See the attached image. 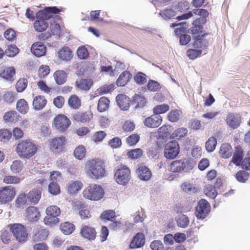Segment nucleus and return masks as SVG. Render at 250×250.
<instances>
[{"label":"nucleus","instance_id":"1","mask_svg":"<svg viewBox=\"0 0 250 250\" xmlns=\"http://www.w3.org/2000/svg\"><path fill=\"white\" fill-rule=\"evenodd\" d=\"M84 169L86 176L89 179L98 180L105 176L104 163L100 159L87 161Z\"/></svg>","mask_w":250,"mask_h":250},{"label":"nucleus","instance_id":"2","mask_svg":"<svg viewBox=\"0 0 250 250\" xmlns=\"http://www.w3.org/2000/svg\"><path fill=\"white\" fill-rule=\"evenodd\" d=\"M60 12L56 7H45L43 10H40L36 13L37 20L34 23V27L36 31L43 32L48 27V24L46 21L50 19L52 14H57Z\"/></svg>","mask_w":250,"mask_h":250},{"label":"nucleus","instance_id":"3","mask_svg":"<svg viewBox=\"0 0 250 250\" xmlns=\"http://www.w3.org/2000/svg\"><path fill=\"white\" fill-rule=\"evenodd\" d=\"M17 152L21 158H29L37 151L36 146L29 140L20 143L17 147Z\"/></svg>","mask_w":250,"mask_h":250},{"label":"nucleus","instance_id":"4","mask_svg":"<svg viewBox=\"0 0 250 250\" xmlns=\"http://www.w3.org/2000/svg\"><path fill=\"white\" fill-rule=\"evenodd\" d=\"M195 162L193 160L184 159L172 162L170 165L168 169L173 173L181 171L187 172L192 169L195 166Z\"/></svg>","mask_w":250,"mask_h":250},{"label":"nucleus","instance_id":"5","mask_svg":"<svg viewBox=\"0 0 250 250\" xmlns=\"http://www.w3.org/2000/svg\"><path fill=\"white\" fill-rule=\"evenodd\" d=\"M83 194L85 198L97 201L102 199L104 195L103 188L99 185L92 184L85 188Z\"/></svg>","mask_w":250,"mask_h":250},{"label":"nucleus","instance_id":"6","mask_svg":"<svg viewBox=\"0 0 250 250\" xmlns=\"http://www.w3.org/2000/svg\"><path fill=\"white\" fill-rule=\"evenodd\" d=\"M131 178L130 170L125 165L117 167L114 173V179L119 185H125L128 183Z\"/></svg>","mask_w":250,"mask_h":250},{"label":"nucleus","instance_id":"7","mask_svg":"<svg viewBox=\"0 0 250 250\" xmlns=\"http://www.w3.org/2000/svg\"><path fill=\"white\" fill-rule=\"evenodd\" d=\"M8 227L17 241L22 242L27 240V233L23 225L21 224H13L9 225Z\"/></svg>","mask_w":250,"mask_h":250},{"label":"nucleus","instance_id":"8","mask_svg":"<svg viewBox=\"0 0 250 250\" xmlns=\"http://www.w3.org/2000/svg\"><path fill=\"white\" fill-rule=\"evenodd\" d=\"M179 26V27H177L175 29V34L179 36L180 38V43L181 45H185L187 44L190 41V36L188 34H182L184 33L186 31V29L187 28V24L186 22H182L178 23H172L170 25L172 27H175L176 26Z\"/></svg>","mask_w":250,"mask_h":250},{"label":"nucleus","instance_id":"9","mask_svg":"<svg viewBox=\"0 0 250 250\" xmlns=\"http://www.w3.org/2000/svg\"><path fill=\"white\" fill-rule=\"evenodd\" d=\"M70 125V120L64 115L60 114L54 118L52 126L58 131L63 132L68 128Z\"/></svg>","mask_w":250,"mask_h":250},{"label":"nucleus","instance_id":"10","mask_svg":"<svg viewBox=\"0 0 250 250\" xmlns=\"http://www.w3.org/2000/svg\"><path fill=\"white\" fill-rule=\"evenodd\" d=\"M179 144L176 141H170L165 146L164 156L167 159H174L179 153Z\"/></svg>","mask_w":250,"mask_h":250},{"label":"nucleus","instance_id":"11","mask_svg":"<svg viewBox=\"0 0 250 250\" xmlns=\"http://www.w3.org/2000/svg\"><path fill=\"white\" fill-rule=\"evenodd\" d=\"M210 210V206L208 202L205 199H201L196 207L195 215L198 218L204 219L208 215Z\"/></svg>","mask_w":250,"mask_h":250},{"label":"nucleus","instance_id":"12","mask_svg":"<svg viewBox=\"0 0 250 250\" xmlns=\"http://www.w3.org/2000/svg\"><path fill=\"white\" fill-rule=\"evenodd\" d=\"M15 195L13 188L5 187L0 190V202L5 204L11 201Z\"/></svg>","mask_w":250,"mask_h":250},{"label":"nucleus","instance_id":"13","mask_svg":"<svg viewBox=\"0 0 250 250\" xmlns=\"http://www.w3.org/2000/svg\"><path fill=\"white\" fill-rule=\"evenodd\" d=\"M227 125L232 129L237 128L241 123V116L238 113H229L226 118Z\"/></svg>","mask_w":250,"mask_h":250},{"label":"nucleus","instance_id":"14","mask_svg":"<svg viewBox=\"0 0 250 250\" xmlns=\"http://www.w3.org/2000/svg\"><path fill=\"white\" fill-rule=\"evenodd\" d=\"M66 142L64 136L55 138L50 142V149L54 152H60L62 150Z\"/></svg>","mask_w":250,"mask_h":250},{"label":"nucleus","instance_id":"15","mask_svg":"<svg viewBox=\"0 0 250 250\" xmlns=\"http://www.w3.org/2000/svg\"><path fill=\"white\" fill-rule=\"evenodd\" d=\"M162 122V118L160 115H157L155 114L150 117L146 118L143 123L144 125L149 128L158 127Z\"/></svg>","mask_w":250,"mask_h":250},{"label":"nucleus","instance_id":"16","mask_svg":"<svg viewBox=\"0 0 250 250\" xmlns=\"http://www.w3.org/2000/svg\"><path fill=\"white\" fill-rule=\"evenodd\" d=\"M83 187V183L79 181H70L66 186L67 192L70 195L77 194Z\"/></svg>","mask_w":250,"mask_h":250},{"label":"nucleus","instance_id":"17","mask_svg":"<svg viewBox=\"0 0 250 250\" xmlns=\"http://www.w3.org/2000/svg\"><path fill=\"white\" fill-rule=\"evenodd\" d=\"M139 179L142 181H148L151 177L152 173L149 168L144 165H141L136 170Z\"/></svg>","mask_w":250,"mask_h":250},{"label":"nucleus","instance_id":"18","mask_svg":"<svg viewBox=\"0 0 250 250\" xmlns=\"http://www.w3.org/2000/svg\"><path fill=\"white\" fill-rule=\"evenodd\" d=\"M46 46L42 42H39L33 44L31 47V52L37 57H41L46 53Z\"/></svg>","mask_w":250,"mask_h":250},{"label":"nucleus","instance_id":"19","mask_svg":"<svg viewBox=\"0 0 250 250\" xmlns=\"http://www.w3.org/2000/svg\"><path fill=\"white\" fill-rule=\"evenodd\" d=\"M93 83V81L90 79H81L76 81L75 85L79 90L88 91Z\"/></svg>","mask_w":250,"mask_h":250},{"label":"nucleus","instance_id":"20","mask_svg":"<svg viewBox=\"0 0 250 250\" xmlns=\"http://www.w3.org/2000/svg\"><path fill=\"white\" fill-rule=\"evenodd\" d=\"M116 102L119 107L123 110H127L129 107V98L125 95L119 94L116 98Z\"/></svg>","mask_w":250,"mask_h":250},{"label":"nucleus","instance_id":"21","mask_svg":"<svg viewBox=\"0 0 250 250\" xmlns=\"http://www.w3.org/2000/svg\"><path fill=\"white\" fill-rule=\"evenodd\" d=\"M26 218L30 222L37 221L40 217L38 208L35 207H29L26 209Z\"/></svg>","mask_w":250,"mask_h":250},{"label":"nucleus","instance_id":"22","mask_svg":"<svg viewBox=\"0 0 250 250\" xmlns=\"http://www.w3.org/2000/svg\"><path fill=\"white\" fill-rule=\"evenodd\" d=\"M145 236L142 233H138L134 237L130 244L131 249H135L143 246L145 244Z\"/></svg>","mask_w":250,"mask_h":250},{"label":"nucleus","instance_id":"23","mask_svg":"<svg viewBox=\"0 0 250 250\" xmlns=\"http://www.w3.org/2000/svg\"><path fill=\"white\" fill-rule=\"evenodd\" d=\"M58 56L61 60L65 62L70 60L73 56L71 49L67 46H63L59 50Z\"/></svg>","mask_w":250,"mask_h":250},{"label":"nucleus","instance_id":"24","mask_svg":"<svg viewBox=\"0 0 250 250\" xmlns=\"http://www.w3.org/2000/svg\"><path fill=\"white\" fill-rule=\"evenodd\" d=\"M47 101L45 97L42 96H36L33 101V108L36 110L42 109L46 104Z\"/></svg>","mask_w":250,"mask_h":250},{"label":"nucleus","instance_id":"25","mask_svg":"<svg viewBox=\"0 0 250 250\" xmlns=\"http://www.w3.org/2000/svg\"><path fill=\"white\" fill-rule=\"evenodd\" d=\"M233 149L231 146L228 144H223L221 145L219 150L220 156L224 159H227L231 156Z\"/></svg>","mask_w":250,"mask_h":250},{"label":"nucleus","instance_id":"26","mask_svg":"<svg viewBox=\"0 0 250 250\" xmlns=\"http://www.w3.org/2000/svg\"><path fill=\"white\" fill-rule=\"evenodd\" d=\"M48 234V231L43 228H37L34 231L33 239L34 241H40L45 240Z\"/></svg>","mask_w":250,"mask_h":250},{"label":"nucleus","instance_id":"27","mask_svg":"<svg viewBox=\"0 0 250 250\" xmlns=\"http://www.w3.org/2000/svg\"><path fill=\"white\" fill-rule=\"evenodd\" d=\"M92 117V114L88 111L85 113L77 112L73 115V119L77 122L86 123L88 122Z\"/></svg>","mask_w":250,"mask_h":250},{"label":"nucleus","instance_id":"28","mask_svg":"<svg viewBox=\"0 0 250 250\" xmlns=\"http://www.w3.org/2000/svg\"><path fill=\"white\" fill-rule=\"evenodd\" d=\"M82 235L89 240H94L96 235V232L94 228L88 226L83 227L81 229Z\"/></svg>","mask_w":250,"mask_h":250},{"label":"nucleus","instance_id":"29","mask_svg":"<svg viewBox=\"0 0 250 250\" xmlns=\"http://www.w3.org/2000/svg\"><path fill=\"white\" fill-rule=\"evenodd\" d=\"M206 22V20L203 18H198L193 22V26L191 28V33L193 35L199 34L202 32L203 27L201 25Z\"/></svg>","mask_w":250,"mask_h":250},{"label":"nucleus","instance_id":"30","mask_svg":"<svg viewBox=\"0 0 250 250\" xmlns=\"http://www.w3.org/2000/svg\"><path fill=\"white\" fill-rule=\"evenodd\" d=\"M132 75L130 72L127 71H125L120 75L116 81V84L118 86H125L131 78Z\"/></svg>","mask_w":250,"mask_h":250},{"label":"nucleus","instance_id":"31","mask_svg":"<svg viewBox=\"0 0 250 250\" xmlns=\"http://www.w3.org/2000/svg\"><path fill=\"white\" fill-rule=\"evenodd\" d=\"M29 202L37 204L41 197V192L39 190L34 189L30 191L26 195Z\"/></svg>","mask_w":250,"mask_h":250},{"label":"nucleus","instance_id":"32","mask_svg":"<svg viewBox=\"0 0 250 250\" xmlns=\"http://www.w3.org/2000/svg\"><path fill=\"white\" fill-rule=\"evenodd\" d=\"M19 115L16 111L11 110L6 112L3 116V120L6 122L14 123L18 120Z\"/></svg>","mask_w":250,"mask_h":250},{"label":"nucleus","instance_id":"33","mask_svg":"<svg viewBox=\"0 0 250 250\" xmlns=\"http://www.w3.org/2000/svg\"><path fill=\"white\" fill-rule=\"evenodd\" d=\"M54 77L56 83L59 85L63 84L66 81V74L63 70L56 71L54 73Z\"/></svg>","mask_w":250,"mask_h":250},{"label":"nucleus","instance_id":"34","mask_svg":"<svg viewBox=\"0 0 250 250\" xmlns=\"http://www.w3.org/2000/svg\"><path fill=\"white\" fill-rule=\"evenodd\" d=\"M15 74L13 67H9L5 68L0 74V76L8 81H11Z\"/></svg>","mask_w":250,"mask_h":250},{"label":"nucleus","instance_id":"35","mask_svg":"<svg viewBox=\"0 0 250 250\" xmlns=\"http://www.w3.org/2000/svg\"><path fill=\"white\" fill-rule=\"evenodd\" d=\"M208 45V41L204 38V36L195 37L193 45L195 47L204 48Z\"/></svg>","mask_w":250,"mask_h":250},{"label":"nucleus","instance_id":"36","mask_svg":"<svg viewBox=\"0 0 250 250\" xmlns=\"http://www.w3.org/2000/svg\"><path fill=\"white\" fill-rule=\"evenodd\" d=\"M86 153L85 147L83 145L78 146L74 151V156L78 160L83 159L85 157Z\"/></svg>","mask_w":250,"mask_h":250},{"label":"nucleus","instance_id":"37","mask_svg":"<svg viewBox=\"0 0 250 250\" xmlns=\"http://www.w3.org/2000/svg\"><path fill=\"white\" fill-rule=\"evenodd\" d=\"M109 100L105 97H101L99 100L97 109L100 112L105 111L109 106Z\"/></svg>","mask_w":250,"mask_h":250},{"label":"nucleus","instance_id":"38","mask_svg":"<svg viewBox=\"0 0 250 250\" xmlns=\"http://www.w3.org/2000/svg\"><path fill=\"white\" fill-rule=\"evenodd\" d=\"M17 110L21 113H26L29 109L27 102L24 99H20L16 105Z\"/></svg>","mask_w":250,"mask_h":250},{"label":"nucleus","instance_id":"39","mask_svg":"<svg viewBox=\"0 0 250 250\" xmlns=\"http://www.w3.org/2000/svg\"><path fill=\"white\" fill-rule=\"evenodd\" d=\"M177 223L179 227L185 228L189 224V219L186 215L181 214L178 215L176 219Z\"/></svg>","mask_w":250,"mask_h":250},{"label":"nucleus","instance_id":"40","mask_svg":"<svg viewBox=\"0 0 250 250\" xmlns=\"http://www.w3.org/2000/svg\"><path fill=\"white\" fill-rule=\"evenodd\" d=\"M60 229L63 233L68 235L72 233L74 231V226L70 223L64 222L61 225Z\"/></svg>","mask_w":250,"mask_h":250},{"label":"nucleus","instance_id":"41","mask_svg":"<svg viewBox=\"0 0 250 250\" xmlns=\"http://www.w3.org/2000/svg\"><path fill=\"white\" fill-rule=\"evenodd\" d=\"M68 103L70 107L73 109H77L81 105V100L78 96L73 95L69 98Z\"/></svg>","mask_w":250,"mask_h":250},{"label":"nucleus","instance_id":"42","mask_svg":"<svg viewBox=\"0 0 250 250\" xmlns=\"http://www.w3.org/2000/svg\"><path fill=\"white\" fill-rule=\"evenodd\" d=\"M23 165L22 162L19 160H15L13 162L10 167V169L13 173H17L20 172L22 169Z\"/></svg>","mask_w":250,"mask_h":250},{"label":"nucleus","instance_id":"43","mask_svg":"<svg viewBox=\"0 0 250 250\" xmlns=\"http://www.w3.org/2000/svg\"><path fill=\"white\" fill-rule=\"evenodd\" d=\"M205 194L211 199H214L217 194L215 188L210 185H207L204 189Z\"/></svg>","mask_w":250,"mask_h":250},{"label":"nucleus","instance_id":"44","mask_svg":"<svg viewBox=\"0 0 250 250\" xmlns=\"http://www.w3.org/2000/svg\"><path fill=\"white\" fill-rule=\"evenodd\" d=\"M46 215L58 217L61 214V210L56 206H51L46 208Z\"/></svg>","mask_w":250,"mask_h":250},{"label":"nucleus","instance_id":"45","mask_svg":"<svg viewBox=\"0 0 250 250\" xmlns=\"http://www.w3.org/2000/svg\"><path fill=\"white\" fill-rule=\"evenodd\" d=\"M169 108V106L168 104L158 105L153 108V113L157 115H160L161 114H164L167 112Z\"/></svg>","mask_w":250,"mask_h":250},{"label":"nucleus","instance_id":"46","mask_svg":"<svg viewBox=\"0 0 250 250\" xmlns=\"http://www.w3.org/2000/svg\"><path fill=\"white\" fill-rule=\"evenodd\" d=\"M243 158V153L241 150L238 149L234 153L231 162L236 166H239Z\"/></svg>","mask_w":250,"mask_h":250},{"label":"nucleus","instance_id":"47","mask_svg":"<svg viewBox=\"0 0 250 250\" xmlns=\"http://www.w3.org/2000/svg\"><path fill=\"white\" fill-rule=\"evenodd\" d=\"M217 144L215 138L211 137L209 138L206 143V148L208 152H211L215 149Z\"/></svg>","mask_w":250,"mask_h":250},{"label":"nucleus","instance_id":"48","mask_svg":"<svg viewBox=\"0 0 250 250\" xmlns=\"http://www.w3.org/2000/svg\"><path fill=\"white\" fill-rule=\"evenodd\" d=\"M188 130L186 128L181 127L175 130L172 133V136L173 138L179 139L185 136L188 133Z\"/></svg>","mask_w":250,"mask_h":250},{"label":"nucleus","instance_id":"49","mask_svg":"<svg viewBox=\"0 0 250 250\" xmlns=\"http://www.w3.org/2000/svg\"><path fill=\"white\" fill-rule=\"evenodd\" d=\"M181 188L183 191L188 193H195L197 189L195 186L188 182H185L181 185Z\"/></svg>","mask_w":250,"mask_h":250},{"label":"nucleus","instance_id":"50","mask_svg":"<svg viewBox=\"0 0 250 250\" xmlns=\"http://www.w3.org/2000/svg\"><path fill=\"white\" fill-rule=\"evenodd\" d=\"M49 192L53 195H57L61 192L60 188L58 184L57 183L50 182L48 186Z\"/></svg>","mask_w":250,"mask_h":250},{"label":"nucleus","instance_id":"51","mask_svg":"<svg viewBox=\"0 0 250 250\" xmlns=\"http://www.w3.org/2000/svg\"><path fill=\"white\" fill-rule=\"evenodd\" d=\"M28 81L25 78L20 79L16 83V88L18 92L23 91L27 86Z\"/></svg>","mask_w":250,"mask_h":250},{"label":"nucleus","instance_id":"52","mask_svg":"<svg viewBox=\"0 0 250 250\" xmlns=\"http://www.w3.org/2000/svg\"><path fill=\"white\" fill-rule=\"evenodd\" d=\"M143 154V151L140 148H136L131 150L127 152V155L128 158L131 159H137Z\"/></svg>","mask_w":250,"mask_h":250},{"label":"nucleus","instance_id":"53","mask_svg":"<svg viewBox=\"0 0 250 250\" xmlns=\"http://www.w3.org/2000/svg\"><path fill=\"white\" fill-rule=\"evenodd\" d=\"M133 101L135 103L137 104L135 106L136 108L143 107L146 103L145 98L139 95H134L133 97Z\"/></svg>","mask_w":250,"mask_h":250},{"label":"nucleus","instance_id":"54","mask_svg":"<svg viewBox=\"0 0 250 250\" xmlns=\"http://www.w3.org/2000/svg\"><path fill=\"white\" fill-rule=\"evenodd\" d=\"M147 87L151 91H158L161 88L160 84L157 81L149 80L148 82Z\"/></svg>","mask_w":250,"mask_h":250},{"label":"nucleus","instance_id":"55","mask_svg":"<svg viewBox=\"0 0 250 250\" xmlns=\"http://www.w3.org/2000/svg\"><path fill=\"white\" fill-rule=\"evenodd\" d=\"M19 52V49L15 45H8L5 51V54L10 57H13Z\"/></svg>","mask_w":250,"mask_h":250},{"label":"nucleus","instance_id":"56","mask_svg":"<svg viewBox=\"0 0 250 250\" xmlns=\"http://www.w3.org/2000/svg\"><path fill=\"white\" fill-rule=\"evenodd\" d=\"M28 203L27 196L24 193L20 194L16 200V205L18 207H22Z\"/></svg>","mask_w":250,"mask_h":250},{"label":"nucleus","instance_id":"57","mask_svg":"<svg viewBox=\"0 0 250 250\" xmlns=\"http://www.w3.org/2000/svg\"><path fill=\"white\" fill-rule=\"evenodd\" d=\"M16 95L14 92L7 91L4 94L3 98L5 102L11 103L16 99Z\"/></svg>","mask_w":250,"mask_h":250},{"label":"nucleus","instance_id":"58","mask_svg":"<svg viewBox=\"0 0 250 250\" xmlns=\"http://www.w3.org/2000/svg\"><path fill=\"white\" fill-rule=\"evenodd\" d=\"M165 20L170 19L175 16V13L172 9H165L159 13Z\"/></svg>","mask_w":250,"mask_h":250},{"label":"nucleus","instance_id":"59","mask_svg":"<svg viewBox=\"0 0 250 250\" xmlns=\"http://www.w3.org/2000/svg\"><path fill=\"white\" fill-rule=\"evenodd\" d=\"M3 181L7 184H16L20 183V178L15 176H5L3 178Z\"/></svg>","mask_w":250,"mask_h":250},{"label":"nucleus","instance_id":"60","mask_svg":"<svg viewBox=\"0 0 250 250\" xmlns=\"http://www.w3.org/2000/svg\"><path fill=\"white\" fill-rule=\"evenodd\" d=\"M0 237L4 244H8L11 241V234L7 230H2L0 232Z\"/></svg>","mask_w":250,"mask_h":250},{"label":"nucleus","instance_id":"61","mask_svg":"<svg viewBox=\"0 0 250 250\" xmlns=\"http://www.w3.org/2000/svg\"><path fill=\"white\" fill-rule=\"evenodd\" d=\"M77 54L80 59H86L89 55L87 48L84 46L79 47L77 50Z\"/></svg>","mask_w":250,"mask_h":250},{"label":"nucleus","instance_id":"62","mask_svg":"<svg viewBox=\"0 0 250 250\" xmlns=\"http://www.w3.org/2000/svg\"><path fill=\"white\" fill-rule=\"evenodd\" d=\"M180 115L181 112L179 110H172L168 114V119L171 122H175L179 120Z\"/></svg>","mask_w":250,"mask_h":250},{"label":"nucleus","instance_id":"63","mask_svg":"<svg viewBox=\"0 0 250 250\" xmlns=\"http://www.w3.org/2000/svg\"><path fill=\"white\" fill-rule=\"evenodd\" d=\"M235 177L239 182L245 183L248 179V173L243 170L239 171L236 173Z\"/></svg>","mask_w":250,"mask_h":250},{"label":"nucleus","instance_id":"64","mask_svg":"<svg viewBox=\"0 0 250 250\" xmlns=\"http://www.w3.org/2000/svg\"><path fill=\"white\" fill-rule=\"evenodd\" d=\"M11 137V132L7 129H4L0 130V141L5 142L9 140Z\"/></svg>","mask_w":250,"mask_h":250}]
</instances>
